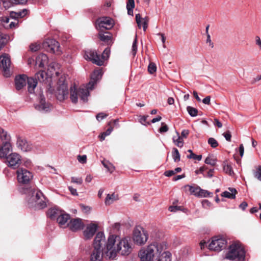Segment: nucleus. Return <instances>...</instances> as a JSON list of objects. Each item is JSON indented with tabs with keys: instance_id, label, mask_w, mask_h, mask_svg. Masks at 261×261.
<instances>
[{
	"instance_id": "61",
	"label": "nucleus",
	"mask_w": 261,
	"mask_h": 261,
	"mask_svg": "<svg viewBox=\"0 0 261 261\" xmlns=\"http://www.w3.org/2000/svg\"><path fill=\"white\" fill-rule=\"evenodd\" d=\"M207 169L206 167L205 166H202L200 168L199 170H197L195 171V173L196 174H199V173H203V172Z\"/></svg>"
},
{
	"instance_id": "14",
	"label": "nucleus",
	"mask_w": 261,
	"mask_h": 261,
	"mask_svg": "<svg viewBox=\"0 0 261 261\" xmlns=\"http://www.w3.org/2000/svg\"><path fill=\"white\" fill-rule=\"evenodd\" d=\"M12 146L10 142H3L0 146V159H6L12 153Z\"/></svg>"
},
{
	"instance_id": "57",
	"label": "nucleus",
	"mask_w": 261,
	"mask_h": 261,
	"mask_svg": "<svg viewBox=\"0 0 261 261\" xmlns=\"http://www.w3.org/2000/svg\"><path fill=\"white\" fill-rule=\"evenodd\" d=\"M223 135L224 136V137H225V139L227 141H231V134H230L229 131H227V132L224 133L223 134Z\"/></svg>"
},
{
	"instance_id": "42",
	"label": "nucleus",
	"mask_w": 261,
	"mask_h": 261,
	"mask_svg": "<svg viewBox=\"0 0 261 261\" xmlns=\"http://www.w3.org/2000/svg\"><path fill=\"white\" fill-rule=\"evenodd\" d=\"M188 152H190V154L187 156L189 159H193L198 161H200L202 159V155H196L194 153L192 150L189 149Z\"/></svg>"
},
{
	"instance_id": "46",
	"label": "nucleus",
	"mask_w": 261,
	"mask_h": 261,
	"mask_svg": "<svg viewBox=\"0 0 261 261\" xmlns=\"http://www.w3.org/2000/svg\"><path fill=\"white\" fill-rule=\"evenodd\" d=\"M110 54V50L109 48H107L103 50L101 55L102 59H101L103 61V62L104 61V60H106L108 59V58L109 57Z\"/></svg>"
},
{
	"instance_id": "64",
	"label": "nucleus",
	"mask_w": 261,
	"mask_h": 261,
	"mask_svg": "<svg viewBox=\"0 0 261 261\" xmlns=\"http://www.w3.org/2000/svg\"><path fill=\"white\" fill-rule=\"evenodd\" d=\"M255 42L256 44L258 45L260 48H261V40L259 36H256L255 37Z\"/></svg>"
},
{
	"instance_id": "26",
	"label": "nucleus",
	"mask_w": 261,
	"mask_h": 261,
	"mask_svg": "<svg viewBox=\"0 0 261 261\" xmlns=\"http://www.w3.org/2000/svg\"><path fill=\"white\" fill-rule=\"evenodd\" d=\"M48 61L47 56L44 54H39L36 59V63L39 67H43Z\"/></svg>"
},
{
	"instance_id": "48",
	"label": "nucleus",
	"mask_w": 261,
	"mask_h": 261,
	"mask_svg": "<svg viewBox=\"0 0 261 261\" xmlns=\"http://www.w3.org/2000/svg\"><path fill=\"white\" fill-rule=\"evenodd\" d=\"M156 70V67L154 63H150L148 67V71L150 74L154 73Z\"/></svg>"
},
{
	"instance_id": "41",
	"label": "nucleus",
	"mask_w": 261,
	"mask_h": 261,
	"mask_svg": "<svg viewBox=\"0 0 261 261\" xmlns=\"http://www.w3.org/2000/svg\"><path fill=\"white\" fill-rule=\"evenodd\" d=\"M187 110L191 117H195L197 115L198 110L196 109L191 106H188Z\"/></svg>"
},
{
	"instance_id": "18",
	"label": "nucleus",
	"mask_w": 261,
	"mask_h": 261,
	"mask_svg": "<svg viewBox=\"0 0 261 261\" xmlns=\"http://www.w3.org/2000/svg\"><path fill=\"white\" fill-rule=\"evenodd\" d=\"M103 255H105L103 249L93 248L90 255V261H102Z\"/></svg>"
},
{
	"instance_id": "38",
	"label": "nucleus",
	"mask_w": 261,
	"mask_h": 261,
	"mask_svg": "<svg viewBox=\"0 0 261 261\" xmlns=\"http://www.w3.org/2000/svg\"><path fill=\"white\" fill-rule=\"evenodd\" d=\"M103 166L111 173L113 172L115 169L114 166L108 161L103 160L101 162Z\"/></svg>"
},
{
	"instance_id": "24",
	"label": "nucleus",
	"mask_w": 261,
	"mask_h": 261,
	"mask_svg": "<svg viewBox=\"0 0 261 261\" xmlns=\"http://www.w3.org/2000/svg\"><path fill=\"white\" fill-rule=\"evenodd\" d=\"M136 20L139 29H141L142 25L144 31H146L147 28V23L148 20L147 18H142L140 14H136Z\"/></svg>"
},
{
	"instance_id": "2",
	"label": "nucleus",
	"mask_w": 261,
	"mask_h": 261,
	"mask_svg": "<svg viewBox=\"0 0 261 261\" xmlns=\"http://www.w3.org/2000/svg\"><path fill=\"white\" fill-rule=\"evenodd\" d=\"M102 76L100 70H96L93 71L91 76L90 81L87 84L86 87L75 88V86L70 88V98L72 102L76 103L78 98L82 102H86L88 101V97L89 96V90H92L94 85L97 83Z\"/></svg>"
},
{
	"instance_id": "62",
	"label": "nucleus",
	"mask_w": 261,
	"mask_h": 261,
	"mask_svg": "<svg viewBox=\"0 0 261 261\" xmlns=\"http://www.w3.org/2000/svg\"><path fill=\"white\" fill-rule=\"evenodd\" d=\"M175 174L174 170H168L164 172V175L166 176L170 177Z\"/></svg>"
},
{
	"instance_id": "28",
	"label": "nucleus",
	"mask_w": 261,
	"mask_h": 261,
	"mask_svg": "<svg viewBox=\"0 0 261 261\" xmlns=\"http://www.w3.org/2000/svg\"><path fill=\"white\" fill-rule=\"evenodd\" d=\"M119 199L118 194H108L105 200V203L106 205H109L113 203L114 201Z\"/></svg>"
},
{
	"instance_id": "47",
	"label": "nucleus",
	"mask_w": 261,
	"mask_h": 261,
	"mask_svg": "<svg viewBox=\"0 0 261 261\" xmlns=\"http://www.w3.org/2000/svg\"><path fill=\"white\" fill-rule=\"evenodd\" d=\"M208 143L213 148H216L218 146V143L217 141L214 138H210L208 139Z\"/></svg>"
},
{
	"instance_id": "51",
	"label": "nucleus",
	"mask_w": 261,
	"mask_h": 261,
	"mask_svg": "<svg viewBox=\"0 0 261 261\" xmlns=\"http://www.w3.org/2000/svg\"><path fill=\"white\" fill-rule=\"evenodd\" d=\"M161 125H162V126L159 129L160 133H163L167 132L168 130V126L166 124H165V123H164V122H162L161 123Z\"/></svg>"
},
{
	"instance_id": "52",
	"label": "nucleus",
	"mask_w": 261,
	"mask_h": 261,
	"mask_svg": "<svg viewBox=\"0 0 261 261\" xmlns=\"http://www.w3.org/2000/svg\"><path fill=\"white\" fill-rule=\"evenodd\" d=\"M77 160L80 163L85 164L87 161V156L86 155H79L77 156Z\"/></svg>"
},
{
	"instance_id": "16",
	"label": "nucleus",
	"mask_w": 261,
	"mask_h": 261,
	"mask_svg": "<svg viewBox=\"0 0 261 261\" xmlns=\"http://www.w3.org/2000/svg\"><path fill=\"white\" fill-rule=\"evenodd\" d=\"M97 23L99 29L109 30L112 28L114 24V21L110 17H101L97 20Z\"/></svg>"
},
{
	"instance_id": "6",
	"label": "nucleus",
	"mask_w": 261,
	"mask_h": 261,
	"mask_svg": "<svg viewBox=\"0 0 261 261\" xmlns=\"http://www.w3.org/2000/svg\"><path fill=\"white\" fill-rule=\"evenodd\" d=\"M148 239V234L144 228L140 226H136L133 234V239L135 243L138 245H143Z\"/></svg>"
},
{
	"instance_id": "59",
	"label": "nucleus",
	"mask_w": 261,
	"mask_h": 261,
	"mask_svg": "<svg viewBox=\"0 0 261 261\" xmlns=\"http://www.w3.org/2000/svg\"><path fill=\"white\" fill-rule=\"evenodd\" d=\"M10 16L12 18L14 19H18L19 18L18 15V12H15L13 11H12L10 13Z\"/></svg>"
},
{
	"instance_id": "19",
	"label": "nucleus",
	"mask_w": 261,
	"mask_h": 261,
	"mask_svg": "<svg viewBox=\"0 0 261 261\" xmlns=\"http://www.w3.org/2000/svg\"><path fill=\"white\" fill-rule=\"evenodd\" d=\"M35 108L39 111L46 112L50 110V105L46 102L43 95L41 94L39 103L35 106Z\"/></svg>"
},
{
	"instance_id": "22",
	"label": "nucleus",
	"mask_w": 261,
	"mask_h": 261,
	"mask_svg": "<svg viewBox=\"0 0 261 261\" xmlns=\"http://www.w3.org/2000/svg\"><path fill=\"white\" fill-rule=\"evenodd\" d=\"M28 77L25 75H20L15 77V83L17 90H20L27 83Z\"/></svg>"
},
{
	"instance_id": "53",
	"label": "nucleus",
	"mask_w": 261,
	"mask_h": 261,
	"mask_svg": "<svg viewBox=\"0 0 261 261\" xmlns=\"http://www.w3.org/2000/svg\"><path fill=\"white\" fill-rule=\"evenodd\" d=\"M40 45L37 44H32L30 46V49L33 51H37L40 49Z\"/></svg>"
},
{
	"instance_id": "33",
	"label": "nucleus",
	"mask_w": 261,
	"mask_h": 261,
	"mask_svg": "<svg viewBox=\"0 0 261 261\" xmlns=\"http://www.w3.org/2000/svg\"><path fill=\"white\" fill-rule=\"evenodd\" d=\"M158 261H171V253L165 251L159 257Z\"/></svg>"
},
{
	"instance_id": "5",
	"label": "nucleus",
	"mask_w": 261,
	"mask_h": 261,
	"mask_svg": "<svg viewBox=\"0 0 261 261\" xmlns=\"http://www.w3.org/2000/svg\"><path fill=\"white\" fill-rule=\"evenodd\" d=\"M245 251L239 244H232L229 246L225 258L232 261H244Z\"/></svg>"
},
{
	"instance_id": "50",
	"label": "nucleus",
	"mask_w": 261,
	"mask_h": 261,
	"mask_svg": "<svg viewBox=\"0 0 261 261\" xmlns=\"http://www.w3.org/2000/svg\"><path fill=\"white\" fill-rule=\"evenodd\" d=\"M71 182L81 185L83 183V179L82 177H72L71 178Z\"/></svg>"
},
{
	"instance_id": "25",
	"label": "nucleus",
	"mask_w": 261,
	"mask_h": 261,
	"mask_svg": "<svg viewBox=\"0 0 261 261\" xmlns=\"http://www.w3.org/2000/svg\"><path fill=\"white\" fill-rule=\"evenodd\" d=\"M62 212V211L57 208H51L48 210L47 215L48 217L50 219L52 220H57V218L59 217L60 215H61Z\"/></svg>"
},
{
	"instance_id": "43",
	"label": "nucleus",
	"mask_w": 261,
	"mask_h": 261,
	"mask_svg": "<svg viewBox=\"0 0 261 261\" xmlns=\"http://www.w3.org/2000/svg\"><path fill=\"white\" fill-rule=\"evenodd\" d=\"M253 175L255 178L261 181V166H258L256 170L253 171Z\"/></svg>"
},
{
	"instance_id": "36",
	"label": "nucleus",
	"mask_w": 261,
	"mask_h": 261,
	"mask_svg": "<svg viewBox=\"0 0 261 261\" xmlns=\"http://www.w3.org/2000/svg\"><path fill=\"white\" fill-rule=\"evenodd\" d=\"M223 170L226 173L229 174V175H232L233 174V171L230 165L224 162L223 164Z\"/></svg>"
},
{
	"instance_id": "34",
	"label": "nucleus",
	"mask_w": 261,
	"mask_h": 261,
	"mask_svg": "<svg viewBox=\"0 0 261 261\" xmlns=\"http://www.w3.org/2000/svg\"><path fill=\"white\" fill-rule=\"evenodd\" d=\"M135 7L134 0H127L126 4V9L127 10V13L129 15H133V9Z\"/></svg>"
},
{
	"instance_id": "1",
	"label": "nucleus",
	"mask_w": 261,
	"mask_h": 261,
	"mask_svg": "<svg viewBox=\"0 0 261 261\" xmlns=\"http://www.w3.org/2000/svg\"><path fill=\"white\" fill-rule=\"evenodd\" d=\"M133 250V245L130 238H121L116 234H110L108 238L104 248L105 257L109 259H114L119 253L121 255H128Z\"/></svg>"
},
{
	"instance_id": "49",
	"label": "nucleus",
	"mask_w": 261,
	"mask_h": 261,
	"mask_svg": "<svg viewBox=\"0 0 261 261\" xmlns=\"http://www.w3.org/2000/svg\"><path fill=\"white\" fill-rule=\"evenodd\" d=\"M46 76V73L43 71H39L36 74V76L38 78V80L40 82L43 81L44 79Z\"/></svg>"
},
{
	"instance_id": "55",
	"label": "nucleus",
	"mask_w": 261,
	"mask_h": 261,
	"mask_svg": "<svg viewBox=\"0 0 261 261\" xmlns=\"http://www.w3.org/2000/svg\"><path fill=\"white\" fill-rule=\"evenodd\" d=\"M5 39V35L0 32V46L3 47L4 46Z\"/></svg>"
},
{
	"instance_id": "17",
	"label": "nucleus",
	"mask_w": 261,
	"mask_h": 261,
	"mask_svg": "<svg viewBox=\"0 0 261 261\" xmlns=\"http://www.w3.org/2000/svg\"><path fill=\"white\" fill-rule=\"evenodd\" d=\"M69 228L72 231H77L82 229L84 227V224L80 218L72 219L67 224Z\"/></svg>"
},
{
	"instance_id": "10",
	"label": "nucleus",
	"mask_w": 261,
	"mask_h": 261,
	"mask_svg": "<svg viewBox=\"0 0 261 261\" xmlns=\"http://www.w3.org/2000/svg\"><path fill=\"white\" fill-rule=\"evenodd\" d=\"M227 245V241L223 238L215 237L209 244V249L216 251H220L224 249Z\"/></svg>"
},
{
	"instance_id": "3",
	"label": "nucleus",
	"mask_w": 261,
	"mask_h": 261,
	"mask_svg": "<svg viewBox=\"0 0 261 261\" xmlns=\"http://www.w3.org/2000/svg\"><path fill=\"white\" fill-rule=\"evenodd\" d=\"M19 191L21 194L27 195L26 199L29 206H34L39 209L46 206L45 197L40 190L31 187H20L19 188Z\"/></svg>"
},
{
	"instance_id": "11",
	"label": "nucleus",
	"mask_w": 261,
	"mask_h": 261,
	"mask_svg": "<svg viewBox=\"0 0 261 261\" xmlns=\"http://www.w3.org/2000/svg\"><path fill=\"white\" fill-rule=\"evenodd\" d=\"M11 60L8 54H4L0 56V68L2 69L3 74L5 77L10 76V67Z\"/></svg>"
},
{
	"instance_id": "32",
	"label": "nucleus",
	"mask_w": 261,
	"mask_h": 261,
	"mask_svg": "<svg viewBox=\"0 0 261 261\" xmlns=\"http://www.w3.org/2000/svg\"><path fill=\"white\" fill-rule=\"evenodd\" d=\"M10 136L8 134L7 132L5 131L3 128H0V139L3 142H10Z\"/></svg>"
},
{
	"instance_id": "7",
	"label": "nucleus",
	"mask_w": 261,
	"mask_h": 261,
	"mask_svg": "<svg viewBox=\"0 0 261 261\" xmlns=\"http://www.w3.org/2000/svg\"><path fill=\"white\" fill-rule=\"evenodd\" d=\"M43 48L47 51L60 55V45L58 42L53 39H47L42 43Z\"/></svg>"
},
{
	"instance_id": "56",
	"label": "nucleus",
	"mask_w": 261,
	"mask_h": 261,
	"mask_svg": "<svg viewBox=\"0 0 261 261\" xmlns=\"http://www.w3.org/2000/svg\"><path fill=\"white\" fill-rule=\"evenodd\" d=\"M107 116V114L103 113H100L96 115V119L98 121H101Z\"/></svg>"
},
{
	"instance_id": "35",
	"label": "nucleus",
	"mask_w": 261,
	"mask_h": 261,
	"mask_svg": "<svg viewBox=\"0 0 261 261\" xmlns=\"http://www.w3.org/2000/svg\"><path fill=\"white\" fill-rule=\"evenodd\" d=\"M205 163L212 166H215L217 162V159L212 155H209L205 160Z\"/></svg>"
},
{
	"instance_id": "63",
	"label": "nucleus",
	"mask_w": 261,
	"mask_h": 261,
	"mask_svg": "<svg viewBox=\"0 0 261 261\" xmlns=\"http://www.w3.org/2000/svg\"><path fill=\"white\" fill-rule=\"evenodd\" d=\"M210 100H211V97L210 96H207L206 97H205L203 100L202 102L203 103L206 105H210Z\"/></svg>"
},
{
	"instance_id": "54",
	"label": "nucleus",
	"mask_w": 261,
	"mask_h": 261,
	"mask_svg": "<svg viewBox=\"0 0 261 261\" xmlns=\"http://www.w3.org/2000/svg\"><path fill=\"white\" fill-rule=\"evenodd\" d=\"M18 12L19 18H22L27 15L28 10L25 9Z\"/></svg>"
},
{
	"instance_id": "58",
	"label": "nucleus",
	"mask_w": 261,
	"mask_h": 261,
	"mask_svg": "<svg viewBox=\"0 0 261 261\" xmlns=\"http://www.w3.org/2000/svg\"><path fill=\"white\" fill-rule=\"evenodd\" d=\"M68 189L70 191L71 194L74 196H77L78 193L77 192V191L75 189L73 188V187L71 186L68 187Z\"/></svg>"
},
{
	"instance_id": "30",
	"label": "nucleus",
	"mask_w": 261,
	"mask_h": 261,
	"mask_svg": "<svg viewBox=\"0 0 261 261\" xmlns=\"http://www.w3.org/2000/svg\"><path fill=\"white\" fill-rule=\"evenodd\" d=\"M176 136H173L172 140L174 144L178 147L181 148L184 146V140L182 137L179 136L178 132L176 131Z\"/></svg>"
},
{
	"instance_id": "37",
	"label": "nucleus",
	"mask_w": 261,
	"mask_h": 261,
	"mask_svg": "<svg viewBox=\"0 0 261 261\" xmlns=\"http://www.w3.org/2000/svg\"><path fill=\"white\" fill-rule=\"evenodd\" d=\"M172 156L175 162H178L180 160V155L178 149L173 148L172 151Z\"/></svg>"
},
{
	"instance_id": "29",
	"label": "nucleus",
	"mask_w": 261,
	"mask_h": 261,
	"mask_svg": "<svg viewBox=\"0 0 261 261\" xmlns=\"http://www.w3.org/2000/svg\"><path fill=\"white\" fill-rule=\"evenodd\" d=\"M229 191H224L221 193V196L229 199H234L237 191L236 189L232 188H228Z\"/></svg>"
},
{
	"instance_id": "12",
	"label": "nucleus",
	"mask_w": 261,
	"mask_h": 261,
	"mask_svg": "<svg viewBox=\"0 0 261 261\" xmlns=\"http://www.w3.org/2000/svg\"><path fill=\"white\" fill-rule=\"evenodd\" d=\"M84 58L86 60H90L98 66H101L103 64V61L95 50H86L85 53Z\"/></svg>"
},
{
	"instance_id": "60",
	"label": "nucleus",
	"mask_w": 261,
	"mask_h": 261,
	"mask_svg": "<svg viewBox=\"0 0 261 261\" xmlns=\"http://www.w3.org/2000/svg\"><path fill=\"white\" fill-rule=\"evenodd\" d=\"M189 130H188V129H184V130H183L181 132V136H180L182 137V139L184 138H186L188 137V136L189 135Z\"/></svg>"
},
{
	"instance_id": "8",
	"label": "nucleus",
	"mask_w": 261,
	"mask_h": 261,
	"mask_svg": "<svg viewBox=\"0 0 261 261\" xmlns=\"http://www.w3.org/2000/svg\"><path fill=\"white\" fill-rule=\"evenodd\" d=\"M16 175L18 182L23 185L29 184L33 177L32 172L23 168L17 169Z\"/></svg>"
},
{
	"instance_id": "44",
	"label": "nucleus",
	"mask_w": 261,
	"mask_h": 261,
	"mask_svg": "<svg viewBox=\"0 0 261 261\" xmlns=\"http://www.w3.org/2000/svg\"><path fill=\"white\" fill-rule=\"evenodd\" d=\"M137 35H136L135 38L133 41L132 47V54L133 56L134 57L136 55L138 48H137Z\"/></svg>"
},
{
	"instance_id": "27",
	"label": "nucleus",
	"mask_w": 261,
	"mask_h": 261,
	"mask_svg": "<svg viewBox=\"0 0 261 261\" xmlns=\"http://www.w3.org/2000/svg\"><path fill=\"white\" fill-rule=\"evenodd\" d=\"M27 82L28 83V89L29 93H34V89L37 85V80L33 77H28Z\"/></svg>"
},
{
	"instance_id": "21",
	"label": "nucleus",
	"mask_w": 261,
	"mask_h": 261,
	"mask_svg": "<svg viewBox=\"0 0 261 261\" xmlns=\"http://www.w3.org/2000/svg\"><path fill=\"white\" fill-rule=\"evenodd\" d=\"M97 228L96 224L91 223L88 225L83 233L84 238L86 240L90 239L95 234Z\"/></svg>"
},
{
	"instance_id": "13",
	"label": "nucleus",
	"mask_w": 261,
	"mask_h": 261,
	"mask_svg": "<svg viewBox=\"0 0 261 261\" xmlns=\"http://www.w3.org/2000/svg\"><path fill=\"white\" fill-rule=\"evenodd\" d=\"M106 243L104 233L102 232H98L94 239L93 248L103 249L106 247Z\"/></svg>"
},
{
	"instance_id": "20",
	"label": "nucleus",
	"mask_w": 261,
	"mask_h": 261,
	"mask_svg": "<svg viewBox=\"0 0 261 261\" xmlns=\"http://www.w3.org/2000/svg\"><path fill=\"white\" fill-rule=\"evenodd\" d=\"M17 145L18 147L24 152L30 151L32 149V144L20 137L17 138Z\"/></svg>"
},
{
	"instance_id": "15",
	"label": "nucleus",
	"mask_w": 261,
	"mask_h": 261,
	"mask_svg": "<svg viewBox=\"0 0 261 261\" xmlns=\"http://www.w3.org/2000/svg\"><path fill=\"white\" fill-rule=\"evenodd\" d=\"M56 95L57 98L60 101H62L67 98L68 95L67 84L63 83L60 85L58 88Z\"/></svg>"
},
{
	"instance_id": "4",
	"label": "nucleus",
	"mask_w": 261,
	"mask_h": 261,
	"mask_svg": "<svg viewBox=\"0 0 261 261\" xmlns=\"http://www.w3.org/2000/svg\"><path fill=\"white\" fill-rule=\"evenodd\" d=\"M165 249L166 246L164 243L154 242L146 248H142L139 252V256L141 261H151L155 254L160 255Z\"/></svg>"
},
{
	"instance_id": "45",
	"label": "nucleus",
	"mask_w": 261,
	"mask_h": 261,
	"mask_svg": "<svg viewBox=\"0 0 261 261\" xmlns=\"http://www.w3.org/2000/svg\"><path fill=\"white\" fill-rule=\"evenodd\" d=\"M1 1L5 9H9L13 4H14L11 0H2Z\"/></svg>"
},
{
	"instance_id": "40",
	"label": "nucleus",
	"mask_w": 261,
	"mask_h": 261,
	"mask_svg": "<svg viewBox=\"0 0 261 261\" xmlns=\"http://www.w3.org/2000/svg\"><path fill=\"white\" fill-rule=\"evenodd\" d=\"M109 34L108 32H106L105 33H99V37L100 39L105 42H108L111 40V36L110 35H108Z\"/></svg>"
},
{
	"instance_id": "9",
	"label": "nucleus",
	"mask_w": 261,
	"mask_h": 261,
	"mask_svg": "<svg viewBox=\"0 0 261 261\" xmlns=\"http://www.w3.org/2000/svg\"><path fill=\"white\" fill-rule=\"evenodd\" d=\"M5 163L9 167L13 169H17L22 163L21 156L16 152L11 153L6 159Z\"/></svg>"
},
{
	"instance_id": "31",
	"label": "nucleus",
	"mask_w": 261,
	"mask_h": 261,
	"mask_svg": "<svg viewBox=\"0 0 261 261\" xmlns=\"http://www.w3.org/2000/svg\"><path fill=\"white\" fill-rule=\"evenodd\" d=\"M199 188V187H193L189 185H186L184 187L186 192H189L190 194L196 196H198Z\"/></svg>"
},
{
	"instance_id": "23",
	"label": "nucleus",
	"mask_w": 261,
	"mask_h": 261,
	"mask_svg": "<svg viewBox=\"0 0 261 261\" xmlns=\"http://www.w3.org/2000/svg\"><path fill=\"white\" fill-rule=\"evenodd\" d=\"M70 219V215L62 212L61 215L57 218V221L61 227H65L68 221Z\"/></svg>"
},
{
	"instance_id": "39",
	"label": "nucleus",
	"mask_w": 261,
	"mask_h": 261,
	"mask_svg": "<svg viewBox=\"0 0 261 261\" xmlns=\"http://www.w3.org/2000/svg\"><path fill=\"white\" fill-rule=\"evenodd\" d=\"M212 193L210 192L207 190H203L199 188L198 197H207L212 196Z\"/></svg>"
}]
</instances>
